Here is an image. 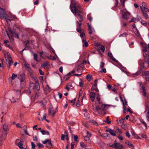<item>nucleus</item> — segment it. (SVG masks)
I'll return each instance as SVG.
<instances>
[{
    "mask_svg": "<svg viewBox=\"0 0 149 149\" xmlns=\"http://www.w3.org/2000/svg\"><path fill=\"white\" fill-rule=\"evenodd\" d=\"M95 93L91 92L89 96L92 102H93L95 97Z\"/></svg>",
    "mask_w": 149,
    "mask_h": 149,
    "instance_id": "nucleus-13",
    "label": "nucleus"
},
{
    "mask_svg": "<svg viewBox=\"0 0 149 149\" xmlns=\"http://www.w3.org/2000/svg\"><path fill=\"white\" fill-rule=\"evenodd\" d=\"M80 146L83 148L86 147L87 146L85 145L84 143L83 142H81L80 143Z\"/></svg>",
    "mask_w": 149,
    "mask_h": 149,
    "instance_id": "nucleus-44",
    "label": "nucleus"
},
{
    "mask_svg": "<svg viewBox=\"0 0 149 149\" xmlns=\"http://www.w3.org/2000/svg\"><path fill=\"white\" fill-rule=\"evenodd\" d=\"M107 54L108 56L110 57V58L113 61L116 62H118V61L116 60L113 57L111 53L108 52Z\"/></svg>",
    "mask_w": 149,
    "mask_h": 149,
    "instance_id": "nucleus-20",
    "label": "nucleus"
},
{
    "mask_svg": "<svg viewBox=\"0 0 149 149\" xmlns=\"http://www.w3.org/2000/svg\"><path fill=\"white\" fill-rule=\"evenodd\" d=\"M6 14L5 9L0 7V18H2Z\"/></svg>",
    "mask_w": 149,
    "mask_h": 149,
    "instance_id": "nucleus-12",
    "label": "nucleus"
},
{
    "mask_svg": "<svg viewBox=\"0 0 149 149\" xmlns=\"http://www.w3.org/2000/svg\"><path fill=\"white\" fill-rule=\"evenodd\" d=\"M8 131L7 124H5L3 126V130L0 131V137L1 140H4L6 138Z\"/></svg>",
    "mask_w": 149,
    "mask_h": 149,
    "instance_id": "nucleus-4",
    "label": "nucleus"
},
{
    "mask_svg": "<svg viewBox=\"0 0 149 149\" xmlns=\"http://www.w3.org/2000/svg\"><path fill=\"white\" fill-rule=\"evenodd\" d=\"M142 74L143 76H146L145 79L147 81L149 82V71H145Z\"/></svg>",
    "mask_w": 149,
    "mask_h": 149,
    "instance_id": "nucleus-11",
    "label": "nucleus"
},
{
    "mask_svg": "<svg viewBox=\"0 0 149 149\" xmlns=\"http://www.w3.org/2000/svg\"><path fill=\"white\" fill-rule=\"evenodd\" d=\"M146 115L147 120L149 121V113H146Z\"/></svg>",
    "mask_w": 149,
    "mask_h": 149,
    "instance_id": "nucleus-62",
    "label": "nucleus"
},
{
    "mask_svg": "<svg viewBox=\"0 0 149 149\" xmlns=\"http://www.w3.org/2000/svg\"><path fill=\"white\" fill-rule=\"evenodd\" d=\"M48 63V62H45L43 63L42 65L43 67H46Z\"/></svg>",
    "mask_w": 149,
    "mask_h": 149,
    "instance_id": "nucleus-49",
    "label": "nucleus"
},
{
    "mask_svg": "<svg viewBox=\"0 0 149 149\" xmlns=\"http://www.w3.org/2000/svg\"><path fill=\"white\" fill-rule=\"evenodd\" d=\"M77 31L80 34V36L82 39V42L86 41V36L85 33L83 30H82L80 29H77Z\"/></svg>",
    "mask_w": 149,
    "mask_h": 149,
    "instance_id": "nucleus-7",
    "label": "nucleus"
},
{
    "mask_svg": "<svg viewBox=\"0 0 149 149\" xmlns=\"http://www.w3.org/2000/svg\"><path fill=\"white\" fill-rule=\"evenodd\" d=\"M142 9L144 10V11L146 12H149V10L147 8V6L146 7H144L142 8Z\"/></svg>",
    "mask_w": 149,
    "mask_h": 149,
    "instance_id": "nucleus-41",
    "label": "nucleus"
},
{
    "mask_svg": "<svg viewBox=\"0 0 149 149\" xmlns=\"http://www.w3.org/2000/svg\"><path fill=\"white\" fill-rule=\"evenodd\" d=\"M126 144L128 145L129 146H130L131 147H134L133 144H132L129 141H127L126 142Z\"/></svg>",
    "mask_w": 149,
    "mask_h": 149,
    "instance_id": "nucleus-37",
    "label": "nucleus"
},
{
    "mask_svg": "<svg viewBox=\"0 0 149 149\" xmlns=\"http://www.w3.org/2000/svg\"><path fill=\"white\" fill-rule=\"evenodd\" d=\"M10 17L13 20H17V18L14 15H11Z\"/></svg>",
    "mask_w": 149,
    "mask_h": 149,
    "instance_id": "nucleus-40",
    "label": "nucleus"
},
{
    "mask_svg": "<svg viewBox=\"0 0 149 149\" xmlns=\"http://www.w3.org/2000/svg\"><path fill=\"white\" fill-rule=\"evenodd\" d=\"M40 132L43 135L47 134L49 135V133L48 131H46L45 130H42L40 131Z\"/></svg>",
    "mask_w": 149,
    "mask_h": 149,
    "instance_id": "nucleus-29",
    "label": "nucleus"
},
{
    "mask_svg": "<svg viewBox=\"0 0 149 149\" xmlns=\"http://www.w3.org/2000/svg\"><path fill=\"white\" fill-rule=\"evenodd\" d=\"M25 91L26 92V93H27L29 94H30L31 93V92L30 91V90L28 88H26L25 89Z\"/></svg>",
    "mask_w": 149,
    "mask_h": 149,
    "instance_id": "nucleus-42",
    "label": "nucleus"
},
{
    "mask_svg": "<svg viewBox=\"0 0 149 149\" xmlns=\"http://www.w3.org/2000/svg\"><path fill=\"white\" fill-rule=\"evenodd\" d=\"M82 94H83V91L81 90H80V91L79 92V97H81V102H82V101H83V98L84 97V96L85 95V93H84V94L83 95L82 97Z\"/></svg>",
    "mask_w": 149,
    "mask_h": 149,
    "instance_id": "nucleus-23",
    "label": "nucleus"
},
{
    "mask_svg": "<svg viewBox=\"0 0 149 149\" xmlns=\"http://www.w3.org/2000/svg\"><path fill=\"white\" fill-rule=\"evenodd\" d=\"M106 131L107 132H109L111 135L113 136H115L116 135L115 132L111 129H108L106 130Z\"/></svg>",
    "mask_w": 149,
    "mask_h": 149,
    "instance_id": "nucleus-16",
    "label": "nucleus"
},
{
    "mask_svg": "<svg viewBox=\"0 0 149 149\" xmlns=\"http://www.w3.org/2000/svg\"><path fill=\"white\" fill-rule=\"evenodd\" d=\"M109 116H108L106 118V120L104 122L109 125L111 123V121L109 120Z\"/></svg>",
    "mask_w": 149,
    "mask_h": 149,
    "instance_id": "nucleus-30",
    "label": "nucleus"
},
{
    "mask_svg": "<svg viewBox=\"0 0 149 149\" xmlns=\"http://www.w3.org/2000/svg\"><path fill=\"white\" fill-rule=\"evenodd\" d=\"M35 81V83H39L38 80L37 78L36 77H33Z\"/></svg>",
    "mask_w": 149,
    "mask_h": 149,
    "instance_id": "nucleus-59",
    "label": "nucleus"
},
{
    "mask_svg": "<svg viewBox=\"0 0 149 149\" xmlns=\"http://www.w3.org/2000/svg\"><path fill=\"white\" fill-rule=\"evenodd\" d=\"M140 86L141 87V90H143L142 91V94L144 97H146V92L145 90V88L143 84H142L141 83H139Z\"/></svg>",
    "mask_w": 149,
    "mask_h": 149,
    "instance_id": "nucleus-10",
    "label": "nucleus"
},
{
    "mask_svg": "<svg viewBox=\"0 0 149 149\" xmlns=\"http://www.w3.org/2000/svg\"><path fill=\"white\" fill-rule=\"evenodd\" d=\"M57 111V110L56 109L53 110L52 109H49V113L50 114H52L53 116H54Z\"/></svg>",
    "mask_w": 149,
    "mask_h": 149,
    "instance_id": "nucleus-17",
    "label": "nucleus"
},
{
    "mask_svg": "<svg viewBox=\"0 0 149 149\" xmlns=\"http://www.w3.org/2000/svg\"><path fill=\"white\" fill-rule=\"evenodd\" d=\"M122 14V17L125 19H128L130 17V14L127 11L124 12L123 10Z\"/></svg>",
    "mask_w": 149,
    "mask_h": 149,
    "instance_id": "nucleus-9",
    "label": "nucleus"
},
{
    "mask_svg": "<svg viewBox=\"0 0 149 149\" xmlns=\"http://www.w3.org/2000/svg\"><path fill=\"white\" fill-rule=\"evenodd\" d=\"M70 8L71 12L78 18L80 22L83 21L82 15L84 13L83 8L80 4L75 0H71Z\"/></svg>",
    "mask_w": 149,
    "mask_h": 149,
    "instance_id": "nucleus-1",
    "label": "nucleus"
},
{
    "mask_svg": "<svg viewBox=\"0 0 149 149\" xmlns=\"http://www.w3.org/2000/svg\"><path fill=\"white\" fill-rule=\"evenodd\" d=\"M110 146L116 149H121L123 148V146L119 143H114L110 145Z\"/></svg>",
    "mask_w": 149,
    "mask_h": 149,
    "instance_id": "nucleus-8",
    "label": "nucleus"
},
{
    "mask_svg": "<svg viewBox=\"0 0 149 149\" xmlns=\"http://www.w3.org/2000/svg\"><path fill=\"white\" fill-rule=\"evenodd\" d=\"M64 134H66V139L67 140H68L69 139L68 136V132L67 131H65L64 132Z\"/></svg>",
    "mask_w": 149,
    "mask_h": 149,
    "instance_id": "nucleus-58",
    "label": "nucleus"
},
{
    "mask_svg": "<svg viewBox=\"0 0 149 149\" xmlns=\"http://www.w3.org/2000/svg\"><path fill=\"white\" fill-rule=\"evenodd\" d=\"M40 88L39 83H35L33 86V89H36L37 91H38L40 90Z\"/></svg>",
    "mask_w": 149,
    "mask_h": 149,
    "instance_id": "nucleus-22",
    "label": "nucleus"
},
{
    "mask_svg": "<svg viewBox=\"0 0 149 149\" xmlns=\"http://www.w3.org/2000/svg\"><path fill=\"white\" fill-rule=\"evenodd\" d=\"M85 117L87 118L88 119L90 118V116L89 114L87 113H84Z\"/></svg>",
    "mask_w": 149,
    "mask_h": 149,
    "instance_id": "nucleus-46",
    "label": "nucleus"
},
{
    "mask_svg": "<svg viewBox=\"0 0 149 149\" xmlns=\"http://www.w3.org/2000/svg\"><path fill=\"white\" fill-rule=\"evenodd\" d=\"M87 19L89 20L90 22H91L92 20V18L91 17L90 14H89L87 15Z\"/></svg>",
    "mask_w": 149,
    "mask_h": 149,
    "instance_id": "nucleus-36",
    "label": "nucleus"
},
{
    "mask_svg": "<svg viewBox=\"0 0 149 149\" xmlns=\"http://www.w3.org/2000/svg\"><path fill=\"white\" fill-rule=\"evenodd\" d=\"M17 77V75L15 74L14 73H13L12 74L11 77V79L12 80H14Z\"/></svg>",
    "mask_w": 149,
    "mask_h": 149,
    "instance_id": "nucleus-39",
    "label": "nucleus"
},
{
    "mask_svg": "<svg viewBox=\"0 0 149 149\" xmlns=\"http://www.w3.org/2000/svg\"><path fill=\"white\" fill-rule=\"evenodd\" d=\"M50 140H51L50 139H46L45 141H42V142L43 144H46L47 142H48L49 141H50Z\"/></svg>",
    "mask_w": 149,
    "mask_h": 149,
    "instance_id": "nucleus-48",
    "label": "nucleus"
},
{
    "mask_svg": "<svg viewBox=\"0 0 149 149\" xmlns=\"http://www.w3.org/2000/svg\"><path fill=\"white\" fill-rule=\"evenodd\" d=\"M127 33H125L122 34H120L119 35V37H125L127 36Z\"/></svg>",
    "mask_w": 149,
    "mask_h": 149,
    "instance_id": "nucleus-45",
    "label": "nucleus"
},
{
    "mask_svg": "<svg viewBox=\"0 0 149 149\" xmlns=\"http://www.w3.org/2000/svg\"><path fill=\"white\" fill-rule=\"evenodd\" d=\"M100 49L103 52H104L105 48L104 46L102 45L100 47Z\"/></svg>",
    "mask_w": 149,
    "mask_h": 149,
    "instance_id": "nucleus-50",
    "label": "nucleus"
},
{
    "mask_svg": "<svg viewBox=\"0 0 149 149\" xmlns=\"http://www.w3.org/2000/svg\"><path fill=\"white\" fill-rule=\"evenodd\" d=\"M102 69L100 70V72L102 73H106L107 72L106 69L104 68H102Z\"/></svg>",
    "mask_w": 149,
    "mask_h": 149,
    "instance_id": "nucleus-53",
    "label": "nucleus"
},
{
    "mask_svg": "<svg viewBox=\"0 0 149 149\" xmlns=\"http://www.w3.org/2000/svg\"><path fill=\"white\" fill-rule=\"evenodd\" d=\"M144 61L140 60L139 64L140 68L144 70L147 69L149 67V50L146 47L143 48Z\"/></svg>",
    "mask_w": 149,
    "mask_h": 149,
    "instance_id": "nucleus-3",
    "label": "nucleus"
},
{
    "mask_svg": "<svg viewBox=\"0 0 149 149\" xmlns=\"http://www.w3.org/2000/svg\"><path fill=\"white\" fill-rule=\"evenodd\" d=\"M82 42L83 43V47H86L88 46V44L87 42L86 41H84Z\"/></svg>",
    "mask_w": 149,
    "mask_h": 149,
    "instance_id": "nucleus-33",
    "label": "nucleus"
},
{
    "mask_svg": "<svg viewBox=\"0 0 149 149\" xmlns=\"http://www.w3.org/2000/svg\"><path fill=\"white\" fill-rule=\"evenodd\" d=\"M37 146H38L39 148H44V146L43 145L40 143L38 144L37 145Z\"/></svg>",
    "mask_w": 149,
    "mask_h": 149,
    "instance_id": "nucleus-54",
    "label": "nucleus"
},
{
    "mask_svg": "<svg viewBox=\"0 0 149 149\" xmlns=\"http://www.w3.org/2000/svg\"><path fill=\"white\" fill-rule=\"evenodd\" d=\"M147 112V113H149V106L148 103L146 102L145 104V112Z\"/></svg>",
    "mask_w": 149,
    "mask_h": 149,
    "instance_id": "nucleus-25",
    "label": "nucleus"
},
{
    "mask_svg": "<svg viewBox=\"0 0 149 149\" xmlns=\"http://www.w3.org/2000/svg\"><path fill=\"white\" fill-rule=\"evenodd\" d=\"M65 137H66V134L64 135L63 134H62L61 135V139L62 140H64L65 139Z\"/></svg>",
    "mask_w": 149,
    "mask_h": 149,
    "instance_id": "nucleus-56",
    "label": "nucleus"
},
{
    "mask_svg": "<svg viewBox=\"0 0 149 149\" xmlns=\"http://www.w3.org/2000/svg\"><path fill=\"white\" fill-rule=\"evenodd\" d=\"M5 58L6 59V63L8 65V68H10L11 65L13 64V63L10 54L9 52H7L5 54Z\"/></svg>",
    "mask_w": 149,
    "mask_h": 149,
    "instance_id": "nucleus-6",
    "label": "nucleus"
},
{
    "mask_svg": "<svg viewBox=\"0 0 149 149\" xmlns=\"http://www.w3.org/2000/svg\"><path fill=\"white\" fill-rule=\"evenodd\" d=\"M46 116L47 115L46 113L44 114L43 115V118H41L42 120H44L46 119Z\"/></svg>",
    "mask_w": 149,
    "mask_h": 149,
    "instance_id": "nucleus-61",
    "label": "nucleus"
},
{
    "mask_svg": "<svg viewBox=\"0 0 149 149\" xmlns=\"http://www.w3.org/2000/svg\"><path fill=\"white\" fill-rule=\"evenodd\" d=\"M141 23L142 24L145 26L147 24L146 22L144 20H142L141 21Z\"/></svg>",
    "mask_w": 149,
    "mask_h": 149,
    "instance_id": "nucleus-55",
    "label": "nucleus"
},
{
    "mask_svg": "<svg viewBox=\"0 0 149 149\" xmlns=\"http://www.w3.org/2000/svg\"><path fill=\"white\" fill-rule=\"evenodd\" d=\"M40 55V57L43 59H45L46 58V56L43 55V52H40L39 53Z\"/></svg>",
    "mask_w": 149,
    "mask_h": 149,
    "instance_id": "nucleus-34",
    "label": "nucleus"
},
{
    "mask_svg": "<svg viewBox=\"0 0 149 149\" xmlns=\"http://www.w3.org/2000/svg\"><path fill=\"white\" fill-rule=\"evenodd\" d=\"M26 75L24 73H21L17 76V78L20 80V85L22 87H24L26 85Z\"/></svg>",
    "mask_w": 149,
    "mask_h": 149,
    "instance_id": "nucleus-5",
    "label": "nucleus"
},
{
    "mask_svg": "<svg viewBox=\"0 0 149 149\" xmlns=\"http://www.w3.org/2000/svg\"><path fill=\"white\" fill-rule=\"evenodd\" d=\"M47 143H48L46 145L47 147L49 148H51L52 147V145L51 143V140Z\"/></svg>",
    "mask_w": 149,
    "mask_h": 149,
    "instance_id": "nucleus-27",
    "label": "nucleus"
},
{
    "mask_svg": "<svg viewBox=\"0 0 149 149\" xmlns=\"http://www.w3.org/2000/svg\"><path fill=\"white\" fill-rule=\"evenodd\" d=\"M104 63L103 62H102L101 63L100 65V68H104Z\"/></svg>",
    "mask_w": 149,
    "mask_h": 149,
    "instance_id": "nucleus-52",
    "label": "nucleus"
},
{
    "mask_svg": "<svg viewBox=\"0 0 149 149\" xmlns=\"http://www.w3.org/2000/svg\"><path fill=\"white\" fill-rule=\"evenodd\" d=\"M24 66L25 68L28 69V70H29L31 69L30 67V65L29 64L27 63H26L24 64Z\"/></svg>",
    "mask_w": 149,
    "mask_h": 149,
    "instance_id": "nucleus-35",
    "label": "nucleus"
},
{
    "mask_svg": "<svg viewBox=\"0 0 149 149\" xmlns=\"http://www.w3.org/2000/svg\"><path fill=\"white\" fill-rule=\"evenodd\" d=\"M11 101L12 102L14 103L16 102V100H15L14 97H12L10 99Z\"/></svg>",
    "mask_w": 149,
    "mask_h": 149,
    "instance_id": "nucleus-63",
    "label": "nucleus"
},
{
    "mask_svg": "<svg viewBox=\"0 0 149 149\" xmlns=\"http://www.w3.org/2000/svg\"><path fill=\"white\" fill-rule=\"evenodd\" d=\"M96 99L99 104L98 106L96 107V108L93 107L92 109L94 111H96L99 114L101 115H104L106 113V111L108 109L109 105L103 104L100 102V98L99 94H96Z\"/></svg>",
    "mask_w": 149,
    "mask_h": 149,
    "instance_id": "nucleus-2",
    "label": "nucleus"
},
{
    "mask_svg": "<svg viewBox=\"0 0 149 149\" xmlns=\"http://www.w3.org/2000/svg\"><path fill=\"white\" fill-rule=\"evenodd\" d=\"M33 57L34 60L36 61H38V60L37 59V54H33Z\"/></svg>",
    "mask_w": 149,
    "mask_h": 149,
    "instance_id": "nucleus-43",
    "label": "nucleus"
},
{
    "mask_svg": "<svg viewBox=\"0 0 149 149\" xmlns=\"http://www.w3.org/2000/svg\"><path fill=\"white\" fill-rule=\"evenodd\" d=\"M91 89L92 91H93L94 90H98V89L97 88V85L96 84H94L91 87Z\"/></svg>",
    "mask_w": 149,
    "mask_h": 149,
    "instance_id": "nucleus-28",
    "label": "nucleus"
},
{
    "mask_svg": "<svg viewBox=\"0 0 149 149\" xmlns=\"http://www.w3.org/2000/svg\"><path fill=\"white\" fill-rule=\"evenodd\" d=\"M143 69L140 68V69H139V70H138L136 72L135 74H132V77H134L139 75L142 72Z\"/></svg>",
    "mask_w": 149,
    "mask_h": 149,
    "instance_id": "nucleus-15",
    "label": "nucleus"
},
{
    "mask_svg": "<svg viewBox=\"0 0 149 149\" xmlns=\"http://www.w3.org/2000/svg\"><path fill=\"white\" fill-rule=\"evenodd\" d=\"M86 136H87L88 137H91V136L92 134H91L88 132V131H86Z\"/></svg>",
    "mask_w": 149,
    "mask_h": 149,
    "instance_id": "nucleus-47",
    "label": "nucleus"
},
{
    "mask_svg": "<svg viewBox=\"0 0 149 149\" xmlns=\"http://www.w3.org/2000/svg\"><path fill=\"white\" fill-rule=\"evenodd\" d=\"M118 4V0H116L115 3V7H117Z\"/></svg>",
    "mask_w": 149,
    "mask_h": 149,
    "instance_id": "nucleus-57",
    "label": "nucleus"
},
{
    "mask_svg": "<svg viewBox=\"0 0 149 149\" xmlns=\"http://www.w3.org/2000/svg\"><path fill=\"white\" fill-rule=\"evenodd\" d=\"M135 34L137 36H139L140 35V34L139 32V31L137 30H136L135 31Z\"/></svg>",
    "mask_w": 149,
    "mask_h": 149,
    "instance_id": "nucleus-60",
    "label": "nucleus"
},
{
    "mask_svg": "<svg viewBox=\"0 0 149 149\" xmlns=\"http://www.w3.org/2000/svg\"><path fill=\"white\" fill-rule=\"evenodd\" d=\"M92 76L90 74H88L86 76V79L89 81H90L91 79Z\"/></svg>",
    "mask_w": 149,
    "mask_h": 149,
    "instance_id": "nucleus-32",
    "label": "nucleus"
},
{
    "mask_svg": "<svg viewBox=\"0 0 149 149\" xmlns=\"http://www.w3.org/2000/svg\"><path fill=\"white\" fill-rule=\"evenodd\" d=\"M120 1L122 4V5L124 7L125 6V0H120Z\"/></svg>",
    "mask_w": 149,
    "mask_h": 149,
    "instance_id": "nucleus-51",
    "label": "nucleus"
},
{
    "mask_svg": "<svg viewBox=\"0 0 149 149\" xmlns=\"http://www.w3.org/2000/svg\"><path fill=\"white\" fill-rule=\"evenodd\" d=\"M140 8L141 9V10L142 13L143 14V15L144 17L146 19L148 18V15L146 13H145V12L143 10L142 7L141 6H140Z\"/></svg>",
    "mask_w": 149,
    "mask_h": 149,
    "instance_id": "nucleus-26",
    "label": "nucleus"
},
{
    "mask_svg": "<svg viewBox=\"0 0 149 149\" xmlns=\"http://www.w3.org/2000/svg\"><path fill=\"white\" fill-rule=\"evenodd\" d=\"M140 120L141 122L146 127V128H147V125L146 123L142 119H140Z\"/></svg>",
    "mask_w": 149,
    "mask_h": 149,
    "instance_id": "nucleus-38",
    "label": "nucleus"
},
{
    "mask_svg": "<svg viewBox=\"0 0 149 149\" xmlns=\"http://www.w3.org/2000/svg\"><path fill=\"white\" fill-rule=\"evenodd\" d=\"M72 88V84L71 83H68L67 84L65 88L68 91L70 89Z\"/></svg>",
    "mask_w": 149,
    "mask_h": 149,
    "instance_id": "nucleus-18",
    "label": "nucleus"
},
{
    "mask_svg": "<svg viewBox=\"0 0 149 149\" xmlns=\"http://www.w3.org/2000/svg\"><path fill=\"white\" fill-rule=\"evenodd\" d=\"M87 24L88 27V30L89 33L90 34H91L93 31H95V30L94 29L91 27V24H90L88 23Z\"/></svg>",
    "mask_w": 149,
    "mask_h": 149,
    "instance_id": "nucleus-14",
    "label": "nucleus"
},
{
    "mask_svg": "<svg viewBox=\"0 0 149 149\" xmlns=\"http://www.w3.org/2000/svg\"><path fill=\"white\" fill-rule=\"evenodd\" d=\"M76 24L77 27H78V28H77V29H81V26L82 25V23H79V22L77 21L76 22Z\"/></svg>",
    "mask_w": 149,
    "mask_h": 149,
    "instance_id": "nucleus-31",
    "label": "nucleus"
},
{
    "mask_svg": "<svg viewBox=\"0 0 149 149\" xmlns=\"http://www.w3.org/2000/svg\"><path fill=\"white\" fill-rule=\"evenodd\" d=\"M84 139L88 143L91 144V141L89 137L85 136L84 137Z\"/></svg>",
    "mask_w": 149,
    "mask_h": 149,
    "instance_id": "nucleus-24",
    "label": "nucleus"
},
{
    "mask_svg": "<svg viewBox=\"0 0 149 149\" xmlns=\"http://www.w3.org/2000/svg\"><path fill=\"white\" fill-rule=\"evenodd\" d=\"M101 136L104 139H109L110 138L109 134L107 133H104L101 135Z\"/></svg>",
    "mask_w": 149,
    "mask_h": 149,
    "instance_id": "nucleus-21",
    "label": "nucleus"
},
{
    "mask_svg": "<svg viewBox=\"0 0 149 149\" xmlns=\"http://www.w3.org/2000/svg\"><path fill=\"white\" fill-rule=\"evenodd\" d=\"M23 141H20L19 143L17 144V146L20 149H27L26 148H24L22 147V146L23 145Z\"/></svg>",
    "mask_w": 149,
    "mask_h": 149,
    "instance_id": "nucleus-19",
    "label": "nucleus"
},
{
    "mask_svg": "<svg viewBox=\"0 0 149 149\" xmlns=\"http://www.w3.org/2000/svg\"><path fill=\"white\" fill-rule=\"evenodd\" d=\"M32 147L33 148L35 149L36 145L33 142H31Z\"/></svg>",
    "mask_w": 149,
    "mask_h": 149,
    "instance_id": "nucleus-64",
    "label": "nucleus"
}]
</instances>
